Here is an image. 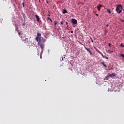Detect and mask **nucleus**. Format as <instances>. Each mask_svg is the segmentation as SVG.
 <instances>
[{"label": "nucleus", "instance_id": "obj_1", "mask_svg": "<svg viewBox=\"0 0 124 124\" xmlns=\"http://www.w3.org/2000/svg\"><path fill=\"white\" fill-rule=\"evenodd\" d=\"M42 38H39V41L38 43V45L42 49V50H43L44 48V43L43 42H42L41 41Z\"/></svg>", "mask_w": 124, "mask_h": 124}, {"label": "nucleus", "instance_id": "obj_2", "mask_svg": "<svg viewBox=\"0 0 124 124\" xmlns=\"http://www.w3.org/2000/svg\"><path fill=\"white\" fill-rule=\"evenodd\" d=\"M116 11L118 13H122V5H118L116 9Z\"/></svg>", "mask_w": 124, "mask_h": 124}, {"label": "nucleus", "instance_id": "obj_3", "mask_svg": "<svg viewBox=\"0 0 124 124\" xmlns=\"http://www.w3.org/2000/svg\"><path fill=\"white\" fill-rule=\"evenodd\" d=\"M116 74H115V73H112V74H108L107 76H106L105 78L106 80H108V78L109 77H115L116 76Z\"/></svg>", "mask_w": 124, "mask_h": 124}, {"label": "nucleus", "instance_id": "obj_4", "mask_svg": "<svg viewBox=\"0 0 124 124\" xmlns=\"http://www.w3.org/2000/svg\"><path fill=\"white\" fill-rule=\"evenodd\" d=\"M71 21L73 25H76V24L78 23V20H76L75 19H72Z\"/></svg>", "mask_w": 124, "mask_h": 124}, {"label": "nucleus", "instance_id": "obj_5", "mask_svg": "<svg viewBox=\"0 0 124 124\" xmlns=\"http://www.w3.org/2000/svg\"><path fill=\"white\" fill-rule=\"evenodd\" d=\"M103 5L101 4H99L97 6V8H98V11H100L101 10V7H102Z\"/></svg>", "mask_w": 124, "mask_h": 124}, {"label": "nucleus", "instance_id": "obj_6", "mask_svg": "<svg viewBox=\"0 0 124 124\" xmlns=\"http://www.w3.org/2000/svg\"><path fill=\"white\" fill-rule=\"evenodd\" d=\"M35 17L36 18V21H39L40 20V18L39 17L38 15H35Z\"/></svg>", "mask_w": 124, "mask_h": 124}, {"label": "nucleus", "instance_id": "obj_7", "mask_svg": "<svg viewBox=\"0 0 124 124\" xmlns=\"http://www.w3.org/2000/svg\"><path fill=\"white\" fill-rule=\"evenodd\" d=\"M37 36H38V39H39L40 40V38H41V33H37Z\"/></svg>", "mask_w": 124, "mask_h": 124}, {"label": "nucleus", "instance_id": "obj_8", "mask_svg": "<svg viewBox=\"0 0 124 124\" xmlns=\"http://www.w3.org/2000/svg\"><path fill=\"white\" fill-rule=\"evenodd\" d=\"M85 48L87 51H88V52H89L90 54H92L91 50H90L89 48L86 47V46H85Z\"/></svg>", "mask_w": 124, "mask_h": 124}, {"label": "nucleus", "instance_id": "obj_9", "mask_svg": "<svg viewBox=\"0 0 124 124\" xmlns=\"http://www.w3.org/2000/svg\"><path fill=\"white\" fill-rule=\"evenodd\" d=\"M63 13L64 14H65V13H68L67 10H66V9L63 10Z\"/></svg>", "mask_w": 124, "mask_h": 124}, {"label": "nucleus", "instance_id": "obj_10", "mask_svg": "<svg viewBox=\"0 0 124 124\" xmlns=\"http://www.w3.org/2000/svg\"><path fill=\"white\" fill-rule=\"evenodd\" d=\"M101 63L103 64V66H104L105 68H107V66L105 64L104 62H102Z\"/></svg>", "mask_w": 124, "mask_h": 124}, {"label": "nucleus", "instance_id": "obj_11", "mask_svg": "<svg viewBox=\"0 0 124 124\" xmlns=\"http://www.w3.org/2000/svg\"><path fill=\"white\" fill-rule=\"evenodd\" d=\"M35 39H36V41H38L39 38H38V37L37 35V36H36V37L35 38Z\"/></svg>", "mask_w": 124, "mask_h": 124}, {"label": "nucleus", "instance_id": "obj_12", "mask_svg": "<svg viewBox=\"0 0 124 124\" xmlns=\"http://www.w3.org/2000/svg\"><path fill=\"white\" fill-rule=\"evenodd\" d=\"M57 24H58L57 21H54V25L55 26H56V25H57Z\"/></svg>", "mask_w": 124, "mask_h": 124}, {"label": "nucleus", "instance_id": "obj_13", "mask_svg": "<svg viewBox=\"0 0 124 124\" xmlns=\"http://www.w3.org/2000/svg\"><path fill=\"white\" fill-rule=\"evenodd\" d=\"M107 12H108L109 13H111V11H110V9H108V10H107Z\"/></svg>", "mask_w": 124, "mask_h": 124}, {"label": "nucleus", "instance_id": "obj_14", "mask_svg": "<svg viewBox=\"0 0 124 124\" xmlns=\"http://www.w3.org/2000/svg\"><path fill=\"white\" fill-rule=\"evenodd\" d=\"M108 52H109V53H113V50H108Z\"/></svg>", "mask_w": 124, "mask_h": 124}, {"label": "nucleus", "instance_id": "obj_15", "mask_svg": "<svg viewBox=\"0 0 124 124\" xmlns=\"http://www.w3.org/2000/svg\"><path fill=\"white\" fill-rule=\"evenodd\" d=\"M120 56L124 58V54H121Z\"/></svg>", "mask_w": 124, "mask_h": 124}, {"label": "nucleus", "instance_id": "obj_16", "mask_svg": "<svg viewBox=\"0 0 124 124\" xmlns=\"http://www.w3.org/2000/svg\"><path fill=\"white\" fill-rule=\"evenodd\" d=\"M104 58H106L107 59V60H108V58L107 57V56H105V55H104Z\"/></svg>", "mask_w": 124, "mask_h": 124}, {"label": "nucleus", "instance_id": "obj_17", "mask_svg": "<svg viewBox=\"0 0 124 124\" xmlns=\"http://www.w3.org/2000/svg\"><path fill=\"white\" fill-rule=\"evenodd\" d=\"M120 46H124V44H123V43H121Z\"/></svg>", "mask_w": 124, "mask_h": 124}, {"label": "nucleus", "instance_id": "obj_18", "mask_svg": "<svg viewBox=\"0 0 124 124\" xmlns=\"http://www.w3.org/2000/svg\"><path fill=\"white\" fill-rule=\"evenodd\" d=\"M60 23L61 25H63V23L62 22V21H61Z\"/></svg>", "mask_w": 124, "mask_h": 124}, {"label": "nucleus", "instance_id": "obj_19", "mask_svg": "<svg viewBox=\"0 0 124 124\" xmlns=\"http://www.w3.org/2000/svg\"><path fill=\"white\" fill-rule=\"evenodd\" d=\"M22 4H23V8H24V7H25L24 2H23V3H22Z\"/></svg>", "mask_w": 124, "mask_h": 124}, {"label": "nucleus", "instance_id": "obj_20", "mask_svg": "<svg viewBox=\"0 0 124 124\" xmlns=\"http://www.w3.org/2000/svg\"><path fill=\"white\" fill-rule=\"evenodd\" d=\"M102 56L103 58H104L105 55H103V54H102Z\"/></svg>", "mask_w": 124, "mask_h": 124}, {"label": "nucleus", "instance_id": "obj_21", "mask_svg": "<svg viewBox=\"0 0 124 124\" xmlns=\"http://www.w3.org/2000/svg\"><path fill=\"white\" fill-rule=\"evenodd\" d=\"M91 41L92 42V43H93L94 41L93 40L92 38H91Z\"/></svg>", "mask_w": 124, "mask_h": 124}, {"label": "nucleus", "instance_id": "obj_22", "mask_svg": "<svg viewBox=\"0 0 124 124\" xmlns=\"http://www.w3.org/2000/svg\"><path fill=\"white\" fill-rule=\"evenodd\" d=\"M109 46H111V43H109Z\"/></svg>", "mask_w": 124, "mask_h": 124}, {"label": "nucleus", "instance_id": "obj_23", "mask_svg": "<svg viewBox=\"0 0 124 124\" xmlns=\"http://www.w3.org/2000/svg\"><path fill=\"white\" fill-rule=\"evenodd\" d=\"M109 26V25H108V24H107V25H106V27H108Z\"/></svg>", "mask_w": 124, "mask_h": 124}, {"label": "nucleus", "instance_id": "obj_24", "mask_svg": "<svg viewBox=\"0 0 124 124\" xmlns=\"http://www.w3.org/2000/svg\"><path fill=\"white\" fill-rule=\"evenodd\" d=\"M50 21H51V22H53V20H52L51 18L50 19Z\"/></svg>", "mask_w": 124, "mask_h": 124}, {"label": "nucleus", "instance_id": "obj_25", "mask_svg": "<svg viewBox=\"0 0 124 124\" xmlns=\"http://www.w3.org/2000/svg\"><path fill=\"white\" fill-rule=\"evenodd\" d=\"M71 33H73L74 31H71Z\"/></svg>", "mask_w": 124, "mask_h": 124}, {"label": "nucleus", "instance_id": "obj_26", "mask_svg": "<svg viewBox=\"0 0 124 124\" xmlns=\"http://www.w3.org/2000/svg\"><path fill=\"white\" fill-rule=\"evenodd\" d=\"M18 34H19V35H20L21 33H20V32H18Z\"/></svg>", "mask_w": 124, "mask_h": 124}, {"label": "nucleus", "instance_id": "obj_27", "mask_svg": "<svg viewBox=\"0 0 124 124\" xmlns=\"http://www.w3.org/2000/svg\"><path fill=\"white\" fill-rule=\"evenodd\" d=\"M40 58H41V59H42V55H40Z\"/></svg>", "mask_w": 124, "mask_h": 124}, {"label": "nucleus", "instance_id": "obj_28", "mask_svg": "<svg viewBox=\"0 0 124 124\" xmlns=\"http://www.w3.org/2000/svg\"><path fill=\"white\" fill-rule=\"evenodd\" d=\"M47 19H48V20H50V17H47Z\"/></svg>", "mask_w": 124, "mask_h": 124}, {"label": "nucleus", "instance_id": "obj_29", "mask_svg": "<svg viewBox=\"0 0 124 124\" xmlns=\"http://www.w3.org/2000/svg\"><path fill=\"white\" fill-rule=\"evenodd\" d=\"M121 21H122L123 22H124V20H121Z\"/></svg>", "mask_w": 124, "mask_h": 124}, {"label": "nucleus", "instance_id": "obj_30", "mask_svg": "<svg viewBox=\"0 0 124 124\" xmlns=\"http://www.w3.org/2000/svg\"><path fill=\"white\" fill-rule=\"evenodd\" d=\"M96 16H99V14H98L96 13Z\"/></svg>", "mask_w": 124, "mask_h": 124}, {"label": "nucleus", "instance_id": "obj_31", "mask_svg": "<svg viewBox=\"0 0 124 124\" xmlns=\"http://www.w3.org/2000/svg\"><path fill=\"white\" fill-rule=\"evenodd\" d=\"M68 24V22H66V25H67Z\"/></svg>", "mask_w": 124, "mask_h": 124}, {"label": "nucleus", "instance_id": "obj_32", "mask_svg": "<svg viewBox=\"0 0 124 124\" xmlns=\"http://www.w3.org/2000/svg\"><path fill=\"white\" fill-rule=\"evenodd\" d=\"M23 26H25L24 24H23Z\"/></svg>", "mask_w": 124, "mask_h": 124}, {"label": "nucleus", "instance_id": "obj_33", "mask_svg": "<svg viewBox=\"0 0 124 124\" xmlns=\"http://www.w3.org/2000/svg\"><path fill=\"white\" fill-rule=\"evenodd\" d=\"M48 16H50V14H48Z\"/></svg>", "mask_w": 124, "mask_h": 124}]
</instances>
